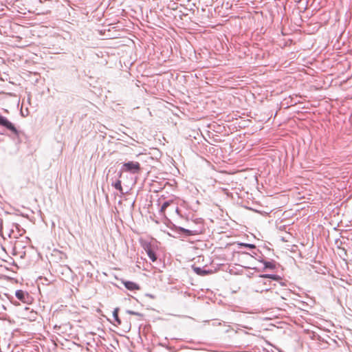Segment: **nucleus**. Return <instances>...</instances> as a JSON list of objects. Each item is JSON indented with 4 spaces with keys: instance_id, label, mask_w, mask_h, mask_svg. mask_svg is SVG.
<instances>
[{
    "instance_id": "dca6fc26",
    "label": "nucleus",
    "mask_w": 352,
    "mask_h": 352,
    "mask_svg": "<svg viewBox=\"0 0 352 352\" xmlns=\"http://www.w3.org/2000/svg\"><path fill=\"white\" fill-rule=\"evenodd\" d=\"M176 212H179V209L178 208H176Z\"/></svg>"
},
{
    "instance_id": "0eeeda50",
    "label": "nucleus",
    "mask_w": 352,
    "mask_h": 352,
    "mask_svg": "<svg viewBox=\"0 0 352 352\" xmlns=\"http://www.w3.org/2000/svg\"><path fill=\"white\" fill-rule=\"evenodd\" d=\"M123 284L127 289L131 291L139 290L140 289L139 285L132 281H123Z\"/></svg>"
},
{
    "instance_id": "ddd939ff",
    "label": "nucleus",
    "mask_w": 352,
    "mask_h": 352,
    "mask_svg": "<svg viewBox=\"0 0 352 352\" xmlns=\"http://www.w3.org/2000/svg\"><path fill=\"white\" fill-rule=\"evenodd\" d=\"M170 202L169 201H165L161 206L160 212H164L166 209L170 206Z\"/></svg>"
},
{
    "instance_id": "39448f33",
    "label": "nucleus",
    "mask_w": 352,
    "mask_h": 352,
    "mask_svg": "<svg viewBox=\"0 0 352 352\" xmlns=\"http://www.w3.org/2000/svg\"><path fill=\"white\" fill-rule=\"evenodd\" d=\"M15 296L19 300H21L23 303L28 304L31 301V296L25 291L21 289L16 290L15 292Z\"/></svg>"
},
{
    "instance_id": "f03ea898",
    "label": "nucleus",
    "mask_w": 352,
    "mask_h": 352,
    "mask_svg": "<svg viewBox=\"0 0 352 352\" xmlns=\"http://www.w3.org/2000/svg\"><path fill=\"white\" fill-rule=\"evenodd\" d=\"M259 277L261 278L270 279V280H263V281L259 282V284L262 283V285H263L262 290L268 291V290L272 289L273 287H276V284L272 283V280L276 281L281 286L285 285V283L284 282H283V280H282V278L280 276L276 275V274H265L260 275Z\"/></svg>"
},
{
    "instance_id": "7ed1b4c3",
    "label": "nucleus",
    "mask_w": 352,
    "mask_h": 352,
    "mask_svg": "<svg viewBox=\"0 0 352 352\" xmlns=\"http://www.w3.org/2000/svg\"><path fill=\"white\" fill-rule=\"evenodd\" d=\"M0 126L5 127L6 129L10 131L13 135H14V138H19L21 131H19L15 126L8 120V119L6 117L3 116L0 113Z\"/></svg>"
},
{
    "instance_id": "4468645a",
    "label": "nucleus",
    "mask_w": 352,
    "mask_h": 352,
    "mask_svg": "<svg viewBox=\"0 0 352 352\" xmlns=\"http://www.w3.org/2000/svg\"><path fill=\"white\" fill-rule=\"evenodd\" d=\"M126 313L130 314V315H134V316H140V317L143 316V314H140L139 312L131 311V310H127Z\"/></svg>"
},
{
    "instance_id": "6e6552de",
    "label": "nucleus",
    "mask_w": 352,
    "mask_h": 352,
    "mask_svg": "<svg viewBox=\"0 0 352 352\" xmlns=\"http://www.w3.org/2000/svg\"><path fill=\"white\" fill-rule=\"evenodd\" d=\"M145 250H146V253H147L148 257L150 258V259L153 262L157 260V256H156L155 252L151 249V248L147 246Z\"/></svg>"
},
{
    "instance_id": "f8f14e48",
    "label": "nucleus",
    "mask_w": 352,
    "mask_h": 352,
    "mask_svg": "<svg viewBox=\"0 0 352 352\" xmlns=\"http://www.w3.org/2000/svg\"><path fill=\"white\" fill-rule=\"evenodd\" d=\"M238 245L239 247H245L250 249H256V245L251 243H240Z\"/></svg>"
},
{
    "instance_id": "9b49d317",
    "label": "nucleus",
    "mask_w": 352,
    "mask_h": 352,
    "mask_svg": "<svg viewBox=\"0 0 352 352\" xmlns=\"http://www.w3.org/2000/svg\"><path fill=\"white\" fill-rule=\"evenodd\" d=\"M119 310H120V309L118 307H117V308H115L113 311V318H114L115 321L117 322L118 325H120L121 324V320L120 319V318L118 316Z\"/></svg>"
},
{
    "instance_id": "423d86ee",
    "label": "nucleus",
    "mask_w": 352,
    "mask_h": 352,
    "mask_svg": "<svg viewBox=\"0 0 352 352\" xmlns=\"http://www.w3.org/2000/svg\"><path fill=\"white\" fill-rule=\"evenodd\" d=\"M258 261L259 262L263 263V265H264L263 271H265L266 270H274L276 268V262L274 261H267L263 258L258 259Z\"/></svg>"
},
{
    "instance_id": "a211bd4d",
    "label": "nucleus",
    "mask_w": 352,
    "mask_h": 352,
    "mask_svg": "<svg viewBox=\"0 0 352 352\" xmlns=\"http://www.w3.org/2000/svg\"><path fill=\"white\" fill-rule=\"evenodd\" d=\"M39 1H40L41 3H42V2H43V0H39Z\"/></svg>"
},
{
    "instance_id": "f3484780",
    "label": "nucleus",
    "mask_w": 352,
    "mask_h": 352,
    "mask_svg": "<svg viewBox=\"0 0 352 352\" xmlns=\"http://www.w3.org/2000/svg\"><path fill=\"white\" fill-rule=\"evenodd\" d=\"M121 175H122V173H119V177H121Z\"/></svg>"
},
{
    "instance_id": "2eb2a0df",
    "label": "nucleus",
    "mask_w": 352,
    "mask_h": 352,
    "mask_svg": "<svg viewBox=\"0 0 352 352\" xmlns=\"http://www.w3.org/2000/svg\"><path fill=\"white\" fill-rule=\"evenodd\" d=\"M242 254H247V255H250L248 252H243Z\"/></svg>"
},
{
    "instance_id": "20e7f679",
    "label": "nucleus",
    "mask_w": 352,
    "mask_h": 352,
    "mask_svg": "<svg viewBox=\"0 0 352 352\" xmlns=\"http://www.w3.org/2000/svg\"><path fill=\"white\" fill-rule=\"evenodd\" d=\"M140 170V164L138 162L130 161L125 162L122 166V171L130 173L131 174H138Z\"/></svg>"
},
{
    "instance_id": "f257e3e1",
    "label": "nucleus",
    "mask_w": 352,
    "mask_h": 352,
    "mask_svg": "<svg viewBox=\"0 0 352 352\" xmlns=\"http://www.w3.org/2000/svg\"><path fill=\"white\" fill-rule=\"evenodd\" d=\"M177 229L186 236L201 234L204 231L203 220L200 218L193 221V225H190V229L178 227Z\"/></svg>"
},
{
    "instance_id": "1a4fd4ad",
    "label": "nucleus",
    "mask_w": 352,
    "mask_h": 352,
    "mask_svg": "<svg viewBox=\"0 0 352 352\" xmlns=\"http://www.w3.org/2000/svg\"><path fill=\"white\" fill-rule=\"evenodd\" d=\"M193 270L197 274L200 276H204L209 274V271L203 270L199 267H193Z\"/></svg>"
},
{
    "instance_id": "9d476101",
    "label": "nucleus",
    "mask_w": 352,
    "mask_h": 352,
    "mask_svg": "<svg viewBox=\"0 0 352 352\" xmlns=\"http://www.w3.org/2000/svg\"><path fill=\"white\" fill-rule=\"evenodd\" d=\"M111 184L116 190H119L121 194H124L121 181L120 179H117L115 182H112Z\"/></svg>"
}]
</instances>
